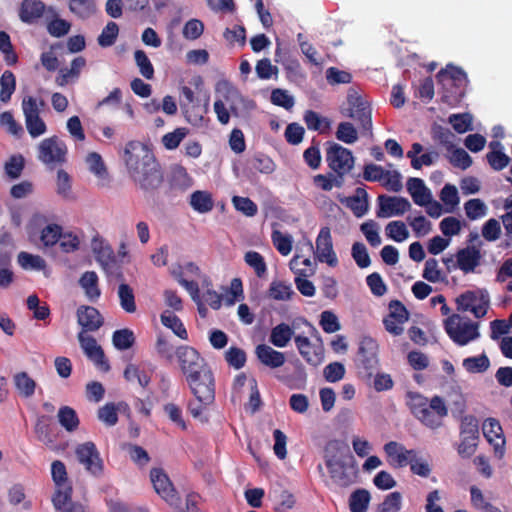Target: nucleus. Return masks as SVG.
<instances>
[{"label": "nucleus", "instance_id": "obj_1", "mask_svg": "<svg viewBox=\"0 0 512 512\" xmlns=\"http://www.w3.org/2000/svg\"><path fill=\"white\" fill-rule=\"evenodd\" d=\"M123 161L135 185L145 194L160 187L163 176L160 166L147 145L130 141L125 145Z\"/></svg>", "mask_w": 512, "mask_h": 512}, {"label": "nucleus", "instance_id": "obj_2", "mask_svg": "<svg viewBox=\"0 0 512 512\" xmlns=\"http://www.w3.org/2000/svg\"><path fill=\"white\" fill-rule=\"evenodd\" d=\"M407 405L413 415L425 426L437 429L442 425L448 410L442 398L434 396L431 399L414 391L407 393Z\"/></svg>", "mask_w": 512, "mask_h": 512}, {"label": "nucleus", "instance_id": "obj_3", "mask_svg": "<svg viewBox=\"0 0 512 512\" xmlns=\"http://www.w3.org/2000/svg\"><path fill=\"white\" fill-rule=\"evenodd\" d=\"M244 105V98L231 83L227 81L217 83L214 111L221 124H228L231 115L239 116Z\"/></svg>", "mask_w": 512, "mask_h": 512}, {"label": "nucleus", "instance_id": "obj_4", "mask_svg": "<svg viewBox=\"0 0 512 512\" xmlns=\"http://www.w3.org/2000/svg\"><path fill=\"white\" fill-rule=\"evenodd\" d=\"M325 457L326 466L335 483L340 486H348L356 480V466L349 457L336 448V445L328 446Z\"/></svg>", "mask_w": 512, "mask_h": 512}, {"label": "nucleus", "instance_id": "obj_5", "mask_svg": "<svg viewBox=\"0 0 512 512\" xmlns=\"http://www.w3.org/2000/svg\"><path fill=\"white\" fill-rule=\"evenodd\" d=\"M444 327L450 339L460 346H465L480 336L478 324L459 314L447 317Z\"/></svg>", "mask_w": 512, "mask_h": 512}, {"label": "nucleus", "instance_id": "obj_6", "mask_svg": "<svg viewBox=\"0 0 512 512\" xmlns=\"http://www.w3.org/2000/svg\"><path fill=\"white\" fill-rule=\"evenodd\" d=\"M479 442L478 420L472 415L464 416L460 422L459 440L455 445L457 454L462 459L471 458L477 451Z\"/></svg>", "mask_w": 512, "mask_h": 512}, {"label": "nucleus", "instance_id": "obj_7", "mask_svg": "<svg viewBox=\"0 0 512 512\" xmlns=\"http://www.w3.org/2000/svg\"><path fill=\"white\" fill-rule=\"evenodd\" d=\"M62 227L56 222H45L43 216L36 215L30 224V238L41 249H52L58 244Z\"/></svg>", "mask_w": 512, "mask_h": 512}, {"label": "nucleus", "instance_id": "obj_8", "mask_svg": "<svg viewBox=\"0 0 512 512\" xmlns=\"http://www.w3.org/2000/svg\"><path fill=\"white\" fill-rule=\"evenodd\" d=\"M67 146L57 136L43 139L37 145V158L44 165L55 166L66 162Z\"/></svg>", "mask_w": 512, "mask_h": 512}, {"label": "nucleus", "instance_id": "obj_9", "mask_svg": "<svg viewBox=\"0 0 512 512\" xmlns=\"http://www.w3.org/2000/svg\"><path fill=\"white\" fill-rule=\"evenodd\" d=\"M455 303L460 312H470L476 318L486 315L489 308V296L484 290H470L460 294Z\"/></svg>", "mask_w": 512, "mask_h": 512}, {"label": "nucleus", "instance_id": "obj_10", "mask_svg": "<svg viewBox=\"0 0 512 512\" xmlns=\"http://www.w3.org/2000/svg\"><path fill=\"white\" fill-rule=\"evenodd\" d=\"M186 381L197 401L205 405L213 403L215 393L214 377L209 367L191 376Z\"/></svg>", "mask_w": 512, "mask_h": 512}, {"label": "nucleus", "instance_id": "obj_11", "mask_svg": "<svg viewBox=\"0 0 512 512\" xmlns=\"http://www.w3.org/2000/svg\"><path fill=\"white\" fill-rule=\"evenodd\" d=\"M75 455L77 461L89 474L95 477H100L104 474V461L93 442L79 444L75 448Z\"/></svg>", "mask_w": 512, "mask_h": 512}, {"label": "nucleus", "instance_id": "obj_12", "mask_svg": "<svg viewBox=\"0 0 512 512\" xmlns=\"http://www.w3.org/2000/svg\"><path fill=\"white\" fill-rule=\"evenodd\" d=\"M326 161L328 166L338 175L347 174L354 166L352 152L335 142L327 143Z\"/></svg>", "mask_w": 512, "mask_h": 512}, {"label": "nucleus", "instance_id": "obj_13", "mask_svg": "<svg viewBox=\"0 0 512 512\" xmlns=\"http://www.w3.org/2000/svg\"><path fill=\"white\" fill-rule=\"evenodd\" d=\"M482 432L492 446L494 459L502 461L506 453V439L499 421L494 418L485 419L482 423Z\"/></svg>", "mask_w": 512, "mask_h": 512}, {"label": "nucleus", "instance_id": "obj_14", "mask_svg": "<svg viewBox=\"0 0 512 512\" xmlns=\"http://www.w3.org/2000/svg\"><path fill=\"white\" fill-rule=\"evenodd\" d=\"M176 357L186 380L209 367L198 351L190 346L179 347L176 350Z\"/></svg>", "mask_w": 512, "mask_h": 512}, {"label": "nucleus", "instance_id": "obj_15", "mask_svg": "<svg viewBox=\"0 0 512 512\" xmlns=\"http://www.w3.org/2000/svg\"><path fill=\"white\" fill-rule=\"evenodd\" d=\"M315 259L320 263H325L329 267L338 265V257L333 247L331 230L329 227H322L315 240Z\"/></svg>", "mask_w": 512, "mask_h": 512}, {"label": "nucleus", "instance_id": "obj_16", "mask_svg": "<svg viewBox=\"0 0 512 512\" xmlns=\"http://www.w3.org/2000/svg\"><path fill=\"white\" fill-rule=\"evenodd\" d=\"M78 340L87 358L92 361L100 371H108L109 363L96 339L84 332H80L78 334Z\"/></svg>", "mask_w": 512, "mask_h": 512}, {"label": "nucleus", "instance_id": "obj_17", "mask_svg": "<svg viewBox=\"0 0 512 512\" xmlns=\"http://www.w3.org/2000/svg\"><path fill=\"white\" fill-rule=\"evenodd\" d=\"M150 480L155 492L168 504L176 505L177 493L168 475L161 468H153L150 471Z\"/></svg>", "mask_w": 512, "mask_h": 512}, {"label": "nucleus", "instance_id": "obj_18", "mask_svg": "<svg viewBox=\"0 0 512 512\" xmlns=\"http://www.w3.org/2000/svg\"><path fill=\"white\" fill-rule=\"evenodd\" d=\"M383 451L387 463L394 469L406 467L411 460V456H414V450L407 449L402 443L397 441L385 443Z\"/></svg>", "mask_w": 512, "mask_h": 512}, {"label": "nucleus", "instance_id": "obj_19", "mask_svg": "<svg viewBox=\"0 0 512 512\" xmlns=\"http://www.w3.org/2000/svg\"><path fill=\"white\" fill-rule=\"evenodd\" d=\"M86 169L93 175L95 185L99 188L107 187L111 182L108 168L97 152H89L84 158Z\"/></svg>", "mask_w": 512, "mask_h": 512}, {"label": "nucleus", "instance_id": "obj_20", "mask_svg": "<svg viewBox=\"0 0 512 512\" xmlns=\"http://www.w3.org/2000/svg\"><path fill=\"white\" fill-rule=\"evenodd\" d=\"M296 347L305 361L312 366H319L323 363L325 354L322 344H313L308 337L297 335L294 338Z\"/></svg>", "mask_w": 512, "mask_h": 512}, {"label": "nucleus", "instance_id": "obj_21", "mask_svg": "<svg viewBox=\"0 0 512 512\" xmlns=\"http://www.w3.org/2000/svg\"><path fill=\"white\" fill-rule=\"evenodd\" d=\"M411 209L410 202L403 197L380 196L378 216L390 218L401 216Z\"/></svg>", "mask_w": 512, "mask_h": 512}, {"label": "nucleus", "instance_id": "obj_22", "mask_svg": "<svg viewBox=\"0 0 512 512\" xmlns=\"http://www.w3.org/2000/svg\"><path fill=\"white\" fill-rule=\"evenodd\" d=\"M469 503L472 509L477 512H502L497 507L489 492L482 489L480 486L473 484L468 488Z\"/></svg>", "mask_w": 512, "mask_h": 512}, {"label": "nucleus", "instance_id": "obj_23", "mask_svg": "<svg viewBox=\"0 0 512 512\" xmlns=\"http://www.w3.org/2000/svg\"><path fill=\"white\" fill-rule=\"evenodd\" d=\"M408 320L406 308L399 302H393L389 306V315L384 320L386 330L393 335H400L404 330V324Z\"/></svg>", "mask_w": 512, "mask_h": 512}, {"label": "nucleus", "instance_id": "obj_24", "mask_svg": "<svg viewBox=\"0 0 512 512\" xmlns=\"http://www.w3.org/2000/svg\"><path fill=\"white\" fill-rule=\"evenodd\" d=\"M51 478L55 486L54 494L59 492L72 493L71 481L66 465L60 460H54L50 466Z\"/></svg>", "mask_w": 512, "mask_h": 512}, {"label": "nucleus", "instance_id": "obj_25", "mask_svg": "<svg viewBox=\"0 0 512 512\" xmlns=\"http://www.w3.org/2000/svg\"><path fill=\"white\" fill-rule=\"evenodd\" d=\"M510 332V323L504 320H495L491 322V338L493 340L501 339V350L503 354L512 358V338L503 337Z\"/></svg>", "mask_w": 512, "mask_h": 512}, {"label": "nucleus", "instance_id": "obj_26", "mask_svg": "<svg viewBox=\"0 0 512 512\" xmlns=\"http://www.w3.org/2000/svg\"><path fill=\"white\" fill-rule=\"evenodd\" d=\"M248 392H252V396H258L256 380L244 373L236 375L232 385L233 400H240L242 396Z\"/></svg>", "mask_w": 512, "mask_h": 512}, {"label": "nucleus", "instance_id": "obj_27", "mask_svg": "<svg viewBox=\"0 0 512 512\" xmlns=\"http://www.w3.org/2000/svg\"><path fill=\"white\" fill-rule=\"evenodd\" d=\"M348 107L344 108V114L359 120H370V111L357 93H351L347 97Z\"/></svg>", "mask_w": 512, "mask_h": 512}, {"label": "nucleus", "instance_id": "obj_28", "mask_svg": "<svg viewBox=\"0 0 512 512\" xmlns=\"http://www.w3.org/2000/svg\"><path fill=\"white\" fill-rule=\"evenodd\" d=\"M78 284L89 301L95 302L98 300L101 295V290L98 275L94 271L83 273L78 280Z\"/></svg>", "mask_w": 512, "mask_h": 512}, {"label": "nucleus", "instance_id": "obj_29", "mask_svg": "<svg viewBox=\"0 0 512 512\" xmlns=\"http://www.w3.org/2000/svg\"><path fill=\"white\" fill-rule=\"evenodd\" d=\"M256 355L259 361L271 368L281 367L285 363L284 353L277 351L266 344H261L256 347Z\"/></svg>", "mask_w": 512, "mask_h": 512}, {"label": "nucleus", "instance_id": "obj_30", "mask_svg": "<svg viewBox=\"0 0 512 512\" xmlns=\"http://www.w3.org/2000/svg\"><path fill=\"white\" fill-rule=\"evenodd\" d=\"M437 78L446 90H449L453 86H462L466 82L465 73L452 65H448L445 69L441 70Z\"/></svg>", "mask_w": 512, "mask_h": 512}, {"label": "nucleus", "instance_id": "obj_31", "mask_svg": "<svg viewBox=\"0 0 512 512\" xmlns=\"http://www.w3.org/2000/svg\"><path fill=\"white\" fill-rule=\"evenodd\" d=\"M407 190L414 203L419 206L428 203L432 196L431 190L419 178H410L407 181Z\"/></svg>", "mask_w": 512, "mask_h": 512}, {"label": "nucleus", "instance_id": "obj_32", "mask_svg": "<svg viewBox=\"0 0 512 512\" xmlns=\"http://www.w3.org/2000/svg\"><path fill=\"white\" fill-rule=\"evenodd\" d=\"M189 204L197 213L206 214L213 210L214 199L209 191L197 190L190 195Z\"/></svg>", "mask_w": 512, "mask_h": 512}, {"label": "nucleus", "instance_id": "obj_33", "mask_svg": "<svg viewBox=\"0 0 512 512\" xmlns=\"http://www.w3.org/2000/svg\"><path fill=\"white\" fill-rule=\"evenodd\" d=\"M81 242L82 238L79 231L62 227L57 245L63 253H73L77 251L81 246Z\"/></svg>", "mask_w": 512, "mask_h": 512}, {"label": "nucleus", "instance_id": "obj_34", "mask_svg": "<svg viewBox=\"0 0 512 512\" xmlns=\"http://www.w3.org/2000/svg\"><path fill=\"white\" fill-rule=\"evenodd\" d=\"M407 157L411 159V165L415 169H420L423 166H430L434 163L437 158V153L435 152H423V147L414 143L412 148L407 153Z\"/></svg>", "mask_w": 512, "mask_h": 512}, {"label": "nucleus", "instance_id": "obj_35", "mask_svg": "<svg viewBox=\"0 0 512 512\" xmlns=\"http://www.w3.org/2000/svg\"><path fill=\"white\" fill-rule=\"evenodd\" d=\"M456 260L463 272H472L479 264L480 252L475 248L467 247L457 253Z\"/></svg>", "mask_w": 512, "mask_h": 512}, {"label": "nucleus", "instance_id": "obj_36", "mask_svg": "<svg viewBox=\"0 0 512 512\" xmlns=\"http://www.w3.org/2000/svg\"><path fill=\"white\" fill-rule=\"evenodd\" d=\"M462 367L468 374H484L490 369L491 362L489 357L482 353L464 358L462 360Z\"/></svg>", "mask_w": 512, "mask_h": 512}, {"label": "nucleus", "instance_id": "obj_37", "mask_svg": "<svg viewBox=\"0 0 512 512\" xmlns=\"http://www.w3.org/2000/svg\"><path fill=\"white\" fill-rule=\"evenodd\" d=\"M77 318L81 326L90 330L98 329L103 323L100 313L90 306H81L77 310Z\"/></svg>", "mask_w": 512, "mask_h": 512}, {"label": "nucleus", "instance_id": "obj_38", "mask_svg": "<svg viewBox=\"0 0 512 512\" xmlns=\"http://www.w3.org/2000/svg\"><path fill=\"white\" fill-rule=\"evenodd\" d=\"M71 494L66 492L53 494L52 503L56 512H86L82 504L72 501Z\"/></svg>", "mask_w": 512, "mask_h": 512}, {"label": "nucleus", "instance_id": "obj_39", "mask_svg": "<svg viewBox=\"0 0 512 512\" xmlns=\"http://www.w3.org/2000/svg\"><path fill=\"white\" fill-rule=\"evenodd\" d=\"M290 270L297 276H313L316 272L317 265L309 257H302L299 254L293 256L289 263Z\"/></svg>", "mask_w": 512, "mask_h": 512}, {"label": "nucleus", "instance_id": "obj_40", "mask_svg": "<svg viewBox=\"0 0 512 512\" xmlns=\"http://www.w3.org/2000/svg\"><path fill=\"white\" fill-rule=\"evenodd\" d=\"M55 189H56L57 195H59L62 199H65V200L74 199V194H73V189H72V177L64 169H58L56 172Z\"/></svg>", "mask_w": 512, "mask_h": 512}, {"label": "nucleus", "instance_id": "obj_41", "mask_svg": "<svg viewBox=\"0 0 512 512\" xmlns=\"http://www.w3.org/2000/svg\"><path fill=\"white\" fill-rule=\"evenodd\" d=\"M271 239L277 251L283 255L288 256L293 247V237L291 234L281 231L278 227L273 226Z\"/></svg>", "mask_w": 512, "mask_h": 512}, {"label": "nucleus", "instance_id": "obj_42", "mask_svg": "<svg viewBox=\"0 0 512 512\" xmlns=\"http://www.w3.org/2000/svg\"><path fill=\"white\" fill-rule=\"evenodd\" d=\"M44 11V4L40 0H24L20 9V19L31 23L39 18Z\"/></svg>", "mask_w": 512, "mask_h": 512}, {"label": "nucleus", "instance_id": "obj_43", "mask_svg": "<svg viewBox=\"0 0 512 512\" xmlns=\"http://www.w3.org/2000/svg\"><path fill=\"white\" fill-rule=\"evenodd\" d=\"M17 263L26 271H41L46 268V261L40 255L25 251L17 255Z\"/></svg>", "mask_w": 512, "mask_h": 512}, {"label": "nucleus", "instance_id": "obj_44", "mask_svg": "<svg viewBox=\"0 0 512 512\" xmlns=\"http://www.w3.org/2000/svg\"><path fill=\"white\" fill-rule=\"evenodd\" d=\"M292 336V328L285 323H281L271 330L269 340L274 346L284 348L288 345Z\"/></svg>", "mask_w": 512, "mask_h": 512}, {"label": "nucleus", "instance_id": "obj_45", "mask_svg": "<svg viewBox=\"0 0 512 512\" xmlns=\"http://www.w3.org/2000/svg\"><path fill=\"white\" fill-rule=\"evenodd\" d=\"M490 152L487 154V159L491 167L495 170H501L509 163V157L503 152V147L497 141L490 143Z\"/></svg>", "mask_w": 512, "mask_h": 512}, {"label": "nucleus", "instance_id": "obj_46", "mask_svg": "<svg viewBox=\"0 0 512 512\" xmlns=\"http://www.w3.org/2000/svg\"><path fill=\"white\" fill-rule=\"evenodd\" d=\"M439 197L447 213L453 212L460 203L458 189L451 184H446L442 188Z\"/></svg>", "mask_w": 512, "mask_h": 512}, {"label": "nucleus", "instance_id": "obj_47", "mask_svg": "<svg viewBox=\"0 0 512 512\" xmlns=\"http://www.w3.org/2000/svg\"><path fill=\"white\" fill-rule=\"evenodd\" d=\"M13 381L19 395L30 397L34 394L36 383L26 372L15 374Z\"/></svg>", "mask_w": 512, "mask_h": 512}, {"label": "nucleus", "instance_id": "obj_48", "mask_svg": "<svg viewBox=\"0 0 512 512\" xmlns=\"http://www.w3.org/2000/svg\"><path fill=\"white\" fill-rule=\"evenodd\" d=\"M293 294L291 284L281 280L272 281L268 290L269 297L277 301H287Z\"/></svg>", "mask_w": 512, "mask_h": 512}, {"label": "nucleus", "instance_id": "obj_49", "mask_svg": "<svg viewBox=\"0 0 512 512\" xmlns=\"http://www.w3.org/2000/svg\"><path fill=\"white\" fill-rule=\"evenodd\" d=\"M0 127L15 138H21L23 135L22 125L16 121L13 114L9 111L0 114Z\"/></svg>", "mask_w": 512, "mask_h": 512}, {"label": "nucleus", "instance_id": "obj_50", "mask_svg": "<svg viewBox=\"0 0 512 512\" xmlns=\"http://www.w3.org/2000/svg\"><path fill=\"white\" fill-rule=\"evenodd\" d=\"M370 493L365 489L354 491L349 499L351 512H366L370 503Z\"/></svg>", "mask_w": 512, "mask_h": 512}, {"label": "nucleus", "instance_id": "obj_51", "mask_svg": "<svg viewBox=\"0 0 512 512\" xmlns=\"http://www.w3.org/2000/svg\"><path fill=\"white\" fill-rule=\"evenodd\" d=\"M24 166V157L21 154H13L5 161L4 171L10 179H17L21 176Z\"/></svg>", "mask_w": 512, "mask_h": 512}, {"label": "nucleus", "instance_id": "obj_52", "mask_svg": "<svg viewBox=\"0 0 512 512\" xmlns=\"http://www.w3.org/2000/svg\"><path fill=\"white\" fill-rule=\"evenodd\" d=\"M160 319H161V323L165 327L171 329L174 332V334L177 335L179 338L187 339V337H188L187 331L184 328L180 319L176 315H174L173 313H171L169 311H164L161 314Z\"/></svg>", "mask_w": 512, "mask_h": 512}, {"label": "nucleus", "instance_id": "obj_53", "mask_svg": "<svg viewBox=\"0 0 512 512\" xmlns=\"http://www.w3.org/2000/svg\"><path fill=\"white\" fill-rule=\"evenodd\" d=\"M117 294L121 308L127 313H134L136 311V303L132 288L127 284H120Z\"/></svg>", "mask_w": 512, "mask_h": 512}, {"label": "nucleus", "instance_id": "obj_54", "mask_svg": "<svg viewBox=\"0 0 512 512\" xmlns=\"http://www.w3.org/2000/svg\"><path fill=\"white\" fill-rule=\"evenodd\" d=\"M183 269H184V267H182L180 265H173L170 268V273L179 282V284L181 286H183L188 291V293L190 294L192 299L194 301H198L199 300V288H198L197 284L194 283L193 281H187L182 277Z\"/></svg>", "mask_w": 512, "mask_h": 512}, {"label": "nucleus", "instance_id": "obj_55", "mask_svg": "<svg viewBox=\"0 0 512 512\" xmlns=\"http://www.w3.org/2000/svg\"><path fill=\"white\" fill-rule=\"evenodd\" d=\"M464 224L462 220L454 216H448L440 221L439 229L444 236L451 238L461 233Z\"/></svg>", "mask_w": 512, "mask_h": 512}, {"label": "nucleus", "instance_id": "obj_56", "mask_svg": "<svg viewBox=\"0 0 512 512\" xmlns=\"http://www.w3.org/2000/svg\"><path fill=\"white\" fill-rule=\"evenodd\" d=\"M386 235L395 242H404L409 238V230L402 221H391L385 227Z\"/></svg>", "mask_w": 512, "mask_h": 512}, {"label": "nucleus", "instance_id": "obj_57", "mask_svg": "<svg viewBox=\"0 0 512 512\" xmlns=\"http://www.w3.org/2000/svg\"><path fill=\"white\" fill-rule=\"evenodd\" d=\"M222 298L227 306H233L236 302L242 301L244 299L242 281L239 278L232 279L228 291Z\"/></svg>", "mask_w": 512, "mask_h": 512}, {"label": "nucleus", "instance_id": "obj_58", "mask_svg": "<svg viewBox=\"0 0 512 512\" xmlns=\"http://www.w3.org/2000/svg\"><path fill=\"white\" fill-rule=\"evenodd\" d=\"M0 101L9 102L16 88L15 76L11 71H5L0 78Z\"/></svg>", "mask_w": 512, "mask_h": 512}, {"label": "nucleus", "instance_id": "obj_59", "mask_svg": "<svg viewBox=\"0 0 512 512\" xmlns=\"http://www.w3.org/2000/svg\"><path fill=\"white\" fill-rule=\"evenodd\" d=\"M94 0H69L70 11L80 18H87L95 12Z\"/></svg>", "mask_w": 512, "mask_h": 512}, {"label": "nucleus", "instance_id": "obj_60", "mask_svg": "<svg viewBox=\"0 0 512 512\" xmlns=\"http://www.w3.org/2000/svg\"><path fill=\"white\" fill-rule=\"evenodd\" d=\"M187 135L188 129L184 127H179L173 130L172 132L164 134L162 136L161 142L167 150H174L180 145V143Z\"/></svg>", "mask_w": 512, "mask_h": 512}, {"label": "nucleus", "instance_id": "obj_61", "mask_svg": "<svg viewBox=\"0 0 512 512\" xmlns=\"http://www.w3.org/2000/svg\"><path fill=\"white\" fill-rule=\"evenodd\" d=\"M122 405L106 403L98 410V418L107 426H114L118 421V411Z\"/></svg>", "mask_w": 512, "mask_h": 512}, {"label": "nucleus", "instance_id": "obj_62", "mask_svg": "<svg viewBox=\"0 0 512 512\" xmlns=\"http://www.w3.org/2000/svg\"><path fill=\"white\" fill-rule=\"evenodd\" d=\"M464 210L470 220L483 218L488 212L486 204L477 198L467 201L464 204Z\"/></svg>", "mask_w": 512, "mask_h": 512}, {"label": "nucleus", "instance_id": "obj_63", "mask_svg": "<svg viewBox=\"0 0 512 512\" xmlns=\"http://www.w3.org/2000/svg\"><path fill=\"white\" fill-rule=\"evenodd\" d=\"M345 203L357 217H361L367 212L368 203L364 191H357L355 196L346 198Z\"/></svg>", "mask_w": 512, "mask_h": 512}, {"label": "nucleus", "instance_id": "obj_64", "mask_svg": "<svg viewBox=\"0 0 512 512\" xmlns=\"http://www.w3.org/2000/svg\"><path fill=\"white\" fill-rule=\"evenodd\" d=\"M319 324L323 331L332 334L341 330V324L338 316L330 310H325L320 314Z\"/></svg>", "mask_w": 512, "mask_h": 512}]
</instances>
